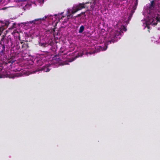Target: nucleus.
<instances>
[{
  "mask_svg": "<svg viewBox=\"0 0 160 160\" xmlns=\"http://www.w3.org/2000/svg\"><path fill=\"white\" fill-rule=\"evenodd\" d=\"M8 1L9 0H2L1 3L2 5L4 6L8 3Z\"/></svg>",
  "mask_w": 160,
  "mask_h": 160,
  "instance_id": "nucleus-14",
  "label": "nucleus"
},
{
  "mask_svg": "<svg viewBox=\"0 0 160 160\" xmlns=\"http://www.w3.org/2000/svg\"><path fill=\"white\" fill-rule=\"evenodd\" d=\"M23 45H22V48H23Z\"/></svg>",
  "mask_w": 160,
  "mask_h": 160,
  "instance_id": "nucleus-22",
  "label": "nucleus"
},
{
  "mask_svg": "<svg viewBox=\"0 0 160 160\" xmlns=\"http://www.w3.org/2000/svg\"><path fill=\"white\" fill-rule=\"evenodd\" d=\"M68 64V63L64 62V63L62 64V65H65V64Z\"/></svg>",
  "mask_w": 160,
  "mask_h": 160,
  "instance_id": "nucleus-21",
  "label": "nucleus"
},
{
  "mask_svg": "<svg viewBox=\"0 0 160 160\" xmlns=\"http://www.w3.org/2000/svg\"><path fill=\"white\" fill-rule=\"evenodd\" d=\"M8 46L10 47H12V42L11 41H10L8 42Z\"/></svg>",
  "mask_w": 160,
  "mask_h": 160,
  "instance_id": "nucleus-16",
  "label": "nucleus"
},
{
  "mask_svg": "<svg viewBox=\"0 0 160 160\" xmlns=\"http://www.w3.org/2000/svg\"><path fill=\"white\" fill-rule=\"evenodd\" d=\"M46 17L45 16L44 17L42 18L35 19L29 22H22L21 24L25 26L28 27V28L34 27L36 25H39L41 24L47 26V24L46 23Z\"/></svg>",
  "mask_w": 160,
  "mask_h": 160,
  "instance_id": "nucleus-4",
  "label": "nucleus"
},
{
  "mask_svg": "<svg viewBox=\"0 0 160 160\" xmlns=\"http://www.w3.org/2000/svg\"><path fill=\"white\" fill-rule=\"evenodd\" d=\"M138 0H136V2L135 4V5L133 6H131L130 8L131 9V10L130 9V12L128 16V19L125 21L127 23H128L129 22L130 20L131 17L134 12L135 10L136 9L137 6L138 4L137 1Z\"/></svg>",
  "mask_w": 160,
  "mask_h": 160,
  "instance_id": "nucleus-10",
  "label": "nucleus"
},
{
  "mask_svg": "<svg viewBox=\"0 0 160 160\" xmlns=\"http://www.w3.org/2000/svg\"><path fill=\"white\" fill-rule=\"evenodd\" d=\"M90 5L92 10H93L94 8L95 10H98L100 6L99 0H93L92 2L90 3Z\"/></svg>",
  "mask_w": 160,
  "mask_h": 160,
  "instance_id": "nucleus-11",
  "label": "nucleus"
},
{
  "mask_svg": "<svg viewBox=\"0 0 160 160\" xmlns=\"http://www.w3.org/2000/svg\"><path fill=\"white\" fill-rule=\"evenodd\" d=\"M150 3L144 7L142 14L144 20H142L143 29L147 28L148 31L151 29L150 25H156L159 20L160 14V0H150Z\"/></svg>",
  "mask_w": 160,
  "mask_h": 160,
  "instance_id": "nucleus-1",
  "label": "nucleus"
},
{
  "mask_svg": "<svg viewBox=\"0 0 160 160\" xmlns=\"http://www.w3.org/2000/svg\"><path fill=\"white\" fill-rule=\"evenodd\" d=\"M159 40H160V38H159Z\"/></svg>",
  "mask_w": 160,
  "mask_h": 160,
  "instance_id": "nucleus-23",
  "label": "nucleus"
},
{
  "mask_svg": "<svg viewBox=\"0 0 160 160\" xmlns=\"http://www.w3.org/2000/svg\"><path fill=\"white\" fill-rule=\"evenodd\" d=\"M5 47L4 45L0 44V61L5 62L7 56L5 54Z\"/></svg>",
  "mask_w": 160,
  "mask_h": 160,
  "instance_id": "nucleus-8",
  "label": "nucleus"
},
{
  "mask_svg": "<svg viewBox=\"0 0 160 160\" xmlns=\"http://www.w3.org/2000/svg\"><path fill=\"white\" fill-rule=\"evenodd\" d=\"M117 26L115 29L112 30L108 35H107V37H108V40L104 43L103 46H97L95 48V50H88L86 52V54L88 55V54H93L96 52V51L97 52H98L101 51H105L107 49L108 44L112 43H113L117 41L119 39H120L123 31L126 32L127 30L126 26L121 25L119 23L117 24Z\"/></svg>",
  "mask_w": 160,
  "mask_h": 160,
  "instance_id": "nucleus-2",
  "label": "nucleus"
},
{
  "mask_svg": "<svg viewBox=\"0 0 160 160\" xmlns=\"http://www.w3.org/2000/svg\"><path fill=\"white\" fill-rule=\"evenodd\" d=\"M63 13V12H62L60 14H55L54 16L51 15L45 16V17H46V23L47 24V26L54 22H55L56 23H57L59 21L62 19L63 18L65 17L63 16H61Z\"/></svg>",
  "mask_w": 160,
  "mask_h": 160,
  "instance_id": "nucleus-5",
  "label": "nucleus"
},
{
  "mask_svg": "<svg viewBox=\"0 0 160 160\" xmlns=\"http://www.w3.org/2000/svg\"><path fill=\"white\" fill-rule=\"evenodd\" d=\"M26 0H14V1L17 2H20L22 1H25Z\"/></svg>",
  "mask_w": 160,
  "mask_h": 160,
  "instance_id": "nucleus-17",
  "label": "nucleus"
},
{
  "mask_svg": "<svg viewBox=\"0 0 160 160\" xmlns=\"http://www.w3.org/2000/svg\"><path fill=\"white\" fill-rule=\"evenodd\" d=\"M85 29V27L83 25H82L80 26L79 28V32L80 33H81L84 31Z\"/></svg>",
  "mask_w": 160,
  "mask_h": 160,
  "instance_id": "nucleus-13",
  "label": "nucleus"
},
{
  "mask_svg": "<svg viewBox=\"0 0 160 160\" xmlns=\"http://www.w3.org/2000/svg\"><path fill=\"white\" fill-rule=\"evenodd\" d=\"M63 48H64V47L63 48H62V47L60 49V52H64V50H63Z\"/></svg>",
  "mask_w": 160,
  "mask_h": 160,
  "instance_id": "nucleus-19",
  "label": "nucleus"
},
{
  "mask_svg": "<svg viewBox=\"0 0 160 160\" xmlns=\"http://www.w3.org/2000/svg\"><path fill=\"white\" fill-rule=\"evenodd\" d=\"M34 62L37 63L38 68L34 72L39 71H43L45 72H48L49 71L50 67H53L56 68L58 67L60 63L57 61H53L50 64L48 62H47L46 57L43 55H39L34 60Z\"/></svg>",
  "mask_w": 160,
  "mask_h": 160,
  "instance_id": "nucleus-3",
  "label": "nucleus"
},
{
  "mask_svg": "<svg viewBox=\"0 0 160 160\" xmlns=\"http://www.w3.org/2000/svg\"><path fill=\"white\" fill-rule=\"evenodd\" d=\"M39 44L40 46L43 47H46L50 45L51 46V49L55 52L56 51L57 47L55 45H54L52 39L49 38H42L41 39L39 42Z\"/></svg>",
  "mask_w": 160,
  "mask_h": 160,
  "instance_id": "nucleus-6",
  "label": "nucleus"
},
{
  "mask_svg": "<svg viewBox=\"0 0 160 160\" xmlns=\"http://www.w3.org/2000/svg\"><path fill=\"white\" fill-rule=\"evenodd\" d=\"M84 8V5L83 4H80L75 7H73L72 9H68L67 11V19L65 21H67L71 18L72 17V14H73L79 10L81 9L82 8Z\"/></svg>",
  "mask_w": 160,
  "mask_h": 160,
  "instance_id": "nucleus-7",
  "label": "nucleus"
},
{
  "mask_svg": "<svg viewBox=\"0 0 160 160\" xmlns=\"http://www.w3.org/2000/svg\"><path fill=\"white\" fill-rule=\"evenodd\" d=\"M5 71V70L2 68V67H0V78H3L6 75V74L4 73Z\"/></svg>",
  "mask_w": 160,
  "mask_h": 160,
  "instance_id": "nucleus-12",
  "label": "nucleus"
},
{
  "mask_svg": "<svg viewBox=\"0 0 160 160\" xmlns=\"http://www.w3.org/2000/svg\"><path fill=\"white\" fill-rule=\"evenodd\" d=\"M31 5L29 4H27L25 6V8H28V7H29L31 6Z\"/></svg>",
  "mask_w": 160,
  "mask_h": 160,
  "instance_id": "nucleus-18",
  "label": "nucleus"
},
{
  "mask_svg": "<svg viewBox=\"0 0 160 160\" xmlns=\"http://www.w3.org/2000/svg\"><path fill=\"white\" fill-rule=\"evenodd\" d=\"M18 71H19L18 72L15 73L13 76L11 77V78H13L16 77H19L23 76H28L30 74L28 70H17Z\"/></svg>",
  "mask_w": 160,
  "mask_h": 160,
  "instance_id": "nucleus-9",
  "label": "nucleus"
},
{
  "mask_svg": "<svg viewBox=\"0 0 160 160\" xmlns=\"http://www.w3.org/2000/svg\"><path fill=\"white\" fill-rule=\"evenodd\" d=\"M18 39L19 41H17L16 43V44L19 47V48H20V44H22L23 43V42H21V41L20 40V38L19 37H18Z\"/></svg>",
  "mask_w": 160,
  "mask_h": 160,
  "instance_id": "nucleus-15",
  "label": "nucleus"
},
{
  "mask_svg": "<svg viewBox=\"0 0 160 160\" xmlns=\"http://www.w3.org/2000/svg\"><path fill=\"white\" fill-rule=\"evenodd\" d=\"M7 24H8V22H6L5 25H7Z\"/></svg>",
  "mask_w": 160,
  "mask_h": 160,
  "instance_id": "nucleus-20",
  "label": "nucleus"
}]
</instances>
